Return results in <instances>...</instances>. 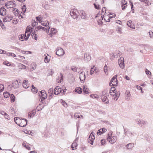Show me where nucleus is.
Here are the masks:
<instances>
[{
	"instance_id": "37998d69",
	"label": "nucleus",
	"mask_w": 153,
	"mask_h": 153,
	"mask_svg": "<svg viewBox=\"0 0 153 153\" xmlns=\"http://www.w3.org/2000/svg\"><path fill=\"white\" fill-rule=\"evenodd\" d=\"M113 132L111 131H110L108 134V137H107L108 140H109V138H111L112 137V135Z\"/></svg>"
},
{
	"instance_id": "412c9836",
	"label": "nucleus",
	"mask_w": 153,
	"mask_h": 153,
	"mask_svg": "<svg viewBox=\"0 0 153 153\" xmlns=\"http://www.w3.org/2000/svg\"><path fill=\"white\" fill-rule=\"evenodd\" d=\"M107 131V129L105 128H102L99 129L97 132V134L99 135L103 133L106 132Z\"/></svg>"
},
{
	"instance_id": "e2e57ef3",
	"label": "nucleus",
	"mask_w": 153,
	"mask_h": 153,
	"mask_svg": "<svg viewBox=\"0 0 153 153\" xmlns=\"http://www.w3.org/2000/svg\"><path fill=\"white\" fill-rule=\"evenodd\" d=\"M110 91H111L114 92V93H116L117 92L116 90L114 87L111 88Z\"/></svg>"
},
{
	"instance_id": "f257e3e1",
	"label": "nucleus",
	"mask_w": 153,
	"mask_h": 153,
	"mask_svg": "<svg viewBox=\"0 0 153 153\" xmlns=\"http://www.w3.org/2000/svg\"><path fill=\"white\" fill-rule=\"evenodd\" d=\"M14 119L15 123L20 127H25L27 124V120L24 118L20 119L19 117H16Z\"/></svg>"
},
{
	"instance_id": "f3484780",
	"label": "nucleus",
	"mask_w": 153,
	"mask_h": 153,
	"mask_svg": "<svg viewBox=\"0 0 153 153\" xmlns=\"http://www.w3.org/2000/svg\"><path fill=\"white\" fill-rule=\"evenodd\" d=\"M125 4H127V2L125 0H122L121 1V7L122 10H124L126 7L125 6Z\"/></svg>"
},
{
	"instance_id": "bb28decb",
	"label": "nucleus",
	"mask_w": 153,
	"mask_h": 153,
	"mask_svg": "<svg viewBox=\"0 0 153 153\" xmlns=\"http://www.w3.org/2000/svg\"><path fill=\"white\" fill-rule=\"evenodd\" d=\"M91 59V56L89 55H88L87 54H85L84 55V60L87 62L89 61Z\"/></svg>"
},
{
	"instance_id": "58836bf2",
	"label": "nucleus",
	"mask_w": 153,
	"mask_h": 153,
	"mask_svg": "<svg viewBox=\"0 0 153 153\" xmlns=\"http://www.w3.org/2000/svg\"><path fill=\"white\" fill-rule=\"evenodd\" d=\"M10 98L11 99V102H14L15 100V97L14 95L12 94L10 95Z\"/></svg>"
},
{
	"instance_id": "ea45409f",
	"label": "nucleus",
	"mask_w": 153,
	"mask_h": 153,
	"mask_svg": "<svg viewBox=\"0 0 153 153\" xmlns=\"http://www.w3.org/2000/svg\"><path fill=\"white\" fill-rule=\"evenodd\" d=\"M147 124V122L143 120H141L140 126H143Z\"/></svg>"
},
{
	"instance_id": "9b49d317",
	"label": "nucleus",
	"mask_w": 153,
	"mask_h": 153,
	"mask_svg": "<svg viewBox=\"0 0 153 153\" xmlns=\"http://www.w3.org/2000/svg\"><path fill=\"white\" fill-rule=\"evenodd\" d=\"M13 19V17L10 15H8L6 16L4 18L3 21L4 22H7L10 21Z\"/></svg>"
},
{
	"instance_id": "c756f323",
	"label": "nucleus",
	"mask_w": 153,
	"mask_h": 153,
	"mask_svg": "<svg viewBox=\"0 0 153 153\" xmlns=\"http://www.w3.org/2000/svg\"><path fill=\"white\" fill-rule=\"evenodd\" d=\"M120 91H118L117 92H116L115 94V97L114 98V100H117L118 98L120 96Z\"/></svg>"
},
{
	"instance_id": "1a4fd4ad",
	"label": "nucleus",
	"mask_w": 153,
	"mask_h": 153,
	"mask_svg": "<svg viewBox=\"0 0 153 153\" xmlns=\"http://www.w3.org/2000/svg\"><path fill=\"white\" fill-rule=\"evenodd\" d=\"M79 78L82 83L84 82L86 78L85 73L84 72L82 71L79 74Z\"/></svg>"
},
{
	"instance_id": "8fccbe9b",
	"label": "nucleus",
	"mask_w": 153,
	"mask_h": 153,
	"mask_svg": "<svg viewBox=\"0 0 153 153\" xmlns=\"http://www.w3.org/2000/svg\"><path fill=\"white\" fill-rule=\"evenodd\" d=\"M122 30L121 28L120 27H118L117 29V32L119 33L120 34L122 33Z\"/></svg>"
},
{
	"instance_id": "3c124183",
	"label": "nucleus",
	"mask_w": 153,
	"mask_h": 153,
	"mask_svg": "<svg viewBox=\"0 0 153 153\" xmlns=\"http://www.w3.org/2000/svg\"><path fill=\"white\" fill-rule=\"evenodd\" d=\"M94 67H95V66H94L93 68H91L90 72V74H92L94 73Z\"/></svg>"
},
{
	"instance_id": "bf43d9fd",
	"label": "nucleus",
	"mask_w": 153,
	"mask_h": 153,
	"mask_svg": "<svg viewBox=\"0 0 153 153\" xmlns=\"http://www.w3.org/2000/svg\"><path fill=\"white\" fill-rule=\"evenodd\" d=\"M106 11V9L105 7H103L102 9V12H101V15H102V13H105V12Z\"/></svg>"
},
{
	"instance_id": "7ed1b4c3",
	"label": "nucleus",
	"mask_w": 153,
	"mask_h": 153,
	"mask_svg": "<svg viewBox=\"0 0 153 153\" xmlns=\"http://www.w3.org/2000/svg\"><path fill=\"white\" fill-rule=\"evenodd\" d=\"M79 13L77 10L73 9L71 10L70 14L74 19H77L79 16Z\"/></svg>"
},
{
	"instance_id": "6ab92c4d",
	"label": "nucleus",
	"mask_w": 153,
	"mask_h": 153,
	"mask_svg": "<svg viewBox=\"0 0 153 153\" xmlns=\"http://www.w3.org/2000/svg\"><path fill=\"white\" fill-rule=\"evenodd\" d=\"M63 76L62 73H60L59 76H58V78L57 80V82L59 83H60L63 80Z\"/></svg>"
},
{
	"instance_id": "338daca9",
	"label": "nucleus",
	"mask_w": 153,
	"mask_h": 153,
	"mask_svg": "<svg viewBox=\"0 0 153 153\" xmlns=\"http://www.w3.org/2000/svg\"><path fill=\"white\" fill-rule=\"evenodd\" d=\"M148 0H146L145 1H144L145 3L147 4L148 5H151V3L149 1H148Z\"/></svg>"
},
{
	"instance_id": "f704fd0d",
	"label": "nucleus",
	"mask_w": 153,
	"mask_h": 153,
	"mask_svg": "<svg viewBox=\"0 0 153 153\" xmlns=\"http://www.w3.org/2000/svg\"><path fill=\"white\" fill-rule=\"evenodd\" d=\"M32 36L33 38L34 39L36 40H37V35L35 33V32H33L32 33Z\"/></svg>"
},
{
	"instance_id": "c9c22d12",
	"label": "nucleus",
	"mask_w": 153,
	"mask_h": 153,
	"mask_svg": "<svg viewBox=\"0 0 153 153\" xmlns=\"http://www.w3.org/2000/svg\"><path fill=\"white\" fill-rule=\"evenodd\" d=\"M33 28L31 27H27L26 28V33H27V32H30V33L31 31H32V29H33Z\"/></svg>"
},
{
	"instance_id": "052dcab7",
	"label": "nucleus",
	"mask_w": 153,
	"mask_h": 153,
	"mask_svg": "<svg viewBox=\"0 0 153 153\" xmlns=\"http://www.w3.org/2000/svg\"><path fill=\"white\" fill-rule=\"evenodd\" d=\"M91 97L92 98H95L96 99L98 98V96L97 95H96L94 94H91L90 95Z\"/></svg>"
},
{
	"instance_id": "7c9ffc66",
	"label": "nucleus",
	"mask_w": 153,
	"mask_h": 153,
	"mask_svg": "<svg viewBox=\"0 0 153 153\" xmlns=\"http://www.w3.org/2000/svg\"><path fill=\"white\" fill-rule=\"evenodd\" d=\"M42 4V6L46 10H48L49 9V6L48 4V2H45V4Z\"/></svg>"
},
{
	"instance_id": "0e129e2a",
	"label": "nucleus",
	"mask_w": 153,
	"mask_h": 153,
	"mask_svg": "<svg viewBox=\"0 0 153 153\" xmlns=\"http://www.w3.org/2000/svg\"><path fill=\"white\" fill-rule=\"evenodd\" d=\"M90 137L91 138L90 139L91 140H94L95 139V137L94 134H93V135H92L91 134H90V135L89 136V137Z\"/></svg>"
},
{
	"instance_id": "6e6552de",
	"label": "nucleus",
	"mask_w": 153,
	"mask_h": 153,
	"mask_svg": "<svg viewBox=\"0 0 153 153\" xmlns=\"http://www.w3.org/2000/svg\"><path fill=\"white\" fill-rule=\"evenodd\" d=\"M104 93H103L102 92V94L101 96L102 100L103 102H105L106 103H108V100L106 96L108 95V93H105V96L104 95Z\"/></svg>"
},
{
	"instance_id": "4c0bfd02",
	"label": "nucleus",
	"mask_w": 153,
	"mask_h": 153,
	"mask_svg": "<svg viewBox=\"0 0 153 153\" xmlns=\"http://www.w3.org/2000/svg\"><path fill=\"white\" fill-rule=\"evenodd\" d=\"M25 36V35L24 34L20 35L19 36V38L21 41H23L25 39V38H24Z\"/></svg>"
},
{
	"instance_id": "09e8293b",
	"label": "nucleus",
	"mask_w": 153,
	"mask_h": 153,
	"mask_svg": "<svg viewBox=\"0 0 153 153\" xmlns=\"http://www.w3.org/2000/svg\"><path fill=\"white\" fill-rule=\"evenodd\" d=\"M4 89V87L3 85L0 84V92H2Z\"/></svg>"
},
{
	"instance_id": "2f4dec72",
	"label": "nucleus",
	"mask_w": 153,
	"mask_h": 153,
	"mask_svg": "<svg viewBox=\"0 0 153 153\" xmlns=\"http://www.w3.org/2000/svg\"><path fill=\"white\" fill-rule=\"evenodd\" d=\"M75 91L79 94H80L82 91V89L80 87L77 88L75 89Z\"/></svg>"
},
{
	"instance_id": "aec40b11",
	"label": "nucleus",
	"mask_w": 153,
	"mask_h": 153,
	"mask_svg": "<svg viewBox=\"0 0 153 153\" xmlns=\"http://www.w3.org/2000/svg\"><path fill=\"white\" fill-rule=\"evenodd\" d=\"M121 53L120 51H116L113 54V56L115 58H117L120 56Z\"/></svg>"
},
{
	"instance_id": "0eeeda50",
	"label": "nucleus",
	"mask_w": 153,
	"mask_h": 153,
	"mask_svg": "<svg viewBox=\"0 0 153 153\" xmlns=\"http://www.w3.org/2000/svg\"><path fill=\"white\" fill-rule=\"evenodd\" d=\"M118 63L120 68L122 69H123L124 68V59L123 57H121L119 59H118Z\"/></svg>"
},
{
	"instance_id": "f03ea898",
	"label": "nucleus",
	"mask_w": 153,
	"mask_h": 153,
	"mask_svg": "<svg viewBox=\"0 0 153 153\" xmlns=\"http://www.w3.org/2000/svg\"><path fill=\"white\" fill-rule=\"evenodd\" d=\"M62 90L60 88H59L58 86L56 87L54 89V94L57 95L59 93H61L62 94H64V92L66 91V87L63 86H62Z\"/></svg>"
},
{
	"instance_id": "f8f14e48",
	"label": "nucleus",
	"mask_w": 153,
	"mask_h": 153,
	"mask_svg": "<svg viewBox=\"0 0 153 153\" xmlns=\"http://www.w3.org/2000/svg\"><path fill=\"white\" fill-rule=\"evenodd\" d=\"M78 138H76V139L74 140L73 143L71 145V148L73 150H74L76 149V147L77 146V142L78 140Z\"/></svg>"
},
{
	"instance_id": "79ce46f5",
	"label": "nucleus",
	"mask_w": 153,
	"mask_h": 153,
	"mask_svg": "<svg viewBox=\"0 0 153 153\" xmlns=\"http://www.w3.org/2000/svg\"><path fill=\"white\" fill-rule=\"evenodd\" d=\"M19 66L20 67V68L21 69L22 68L25 69L26 68V66L22 64H20L19 65Z\"/></svg>"
},
{
	"instance_id": "5701e85b",
	"label": "nucleus",
	"mask_w": 153,
	"mask_h": 153,
	"mask_svg": "<svg viewBox=\"0 0 153 153\" xmlns=\"http://www.w3.org/2000/svg\"><path fill=\"white\" fill-rule=\"evenodd\" d=\"M134 146V144L133 143H128L126 145V149H131Z\"/></svg>"
},
{
	"instance_id": "b1692460",
	"label": "nucleus",
	"mask_w": 153,
	"mask_h": 153,
	"mask_svg": "<svg viewBox=\"0 0 153 153\" xmlns=\"http://www.w3.org/2000/svg\"><path fill=\"white\" fill-rule=\"evenodd\" d=\"M27 81L26 80H24L23 81V86L25 88H27L29 87V84L27 83Z\"/></svg>"
},
{
	"instance_id": "a211bd4d",
	"label": "nucleus",
	"mask_w": 153,
	"mask_h": 153,
	"mask_svg": "<svg viewBox=\"0 0 153 153\" xmlns=\"http://www.w3.org/2000/svg\"><path fill=\"white\" fill-rule=\"evenodd\" d=\"M124 132L126 134L128 137H132L134 135L131 131L128 130L126 131V130H125Z\"/></svg>"
},
{
	"instance_id": "13d9d810",
	"label": "nucleus",
	"mask_w": 153,
	"mask_h": 153,
	"mask_svg": "<svg viewBox=\"0 0 153 153\" xmlns=\"http://www.w3.org/2000/svg\"><path fill=\"white\" fill-rule=\"evenodd\" d=\"M53 88H51L49 89L48 90V93L52 94L53 93Z\"/></svg>"
},
{
	"instance_id": "9d476101",
	"label": "nucleus",
	"mask_w": 153,
	"mask_h": 153,
	"mask_svg": "<svg viewBox=\"0 0 153 153\" xmlns=\"http://www.w3.org/2000/svg\"><path fill=\"white\" fill-rule=\"evenodd\" d=\"M20 81L19 80H17L13 82L11 85L13 89H15L19 88V83Z\"/></svg>"
},
{
	"instance_id": "680f3d73",
	"label": "nucleus",
	"mask_w": 153,
	"mask_h": 153,
	"mask_svg": "<svg viewBox=\"0 0 153 153\" xmlns=\"http://www.w3.org/2000/svg\"><path fill=\"white\" fill-rule=\"evenodd\" d=\"M71 69L74 71L77 72V68L76 67L72 66L71 68Z\"/></svg>"
},
{
	"instance_id": "864d4df0",
	"label": "nucleus",
	"mask_w": 153,
	"mask_h": 153,
	"mask_svg": "<svg viewBox=\"0 0 153 153\" xmlns=\"http://www.w3.org/2000/svg\"><path fill=\"white\" fill-rule=\"evenodd\" d=\"M38 24V22H36L35 21V20L33 21V22H32V25L33 27H35L36 26V25H37Z\"/></svg>"
},
{
	"instance_id": "20e7f679",
	"label": "nucleus",
	"mask_w": 153,
	"mask_h": 153,
	"mask_svg": "<svg viewBox=\"0 0 153 153\" xmlns=\"http://www.w3.org/2000/svg\"><path fill=\"white\" fill-rule=\"evenodd\" d=\"M117 75L114 76L111 79L109 85L111 86H116L117 84Z\"/></svg>"
},
{
	"instance_id": "a18cd8bd",
	"label": "nucleus",
	"mask_w": 153,
	"mask_h": 153,
	"mask_svg": "<svg viewBox=\"0 0 153 153\" xmlns=\"http://www.w3.org/2000/svg\"><path fill=\"white\" fill-rule=\"evenodd\" d=\"M88 89L84 87L83 88V92L86 94H88L89 93V92L88 91Z\"/></svg>"
},
{
	"instance_id": "6e6d98bb",
	"label": "nucleus",
	"mask_w": 153,
	"mask_h": 153,
	"mask_svg": "<svg viewBox=\"0 0 153 153\" xmlns=\"http://www.w3.org/2000/svg\"><path fill=\"white\" fill-rule=\"evenodd\" d=\"M42 27L41 26H39L35 28V30L36 31H37L40 29H42Z\"/></svg>"
},
{
	"instance_id": "49530a36",
	"label": "nucleus",
	"mask_w": 153,
	"mask_h": 153,
	"mask_svg": "<svg viewBox=\"0 0 153 153\" xmlns=\"http://www.w3.org/2000/svg\"><path fill=\"white\" fill-rule=\"evenodd\" d=\"M62 101V103L63 105L65 107H66L67 106V104L65 102V101L63 100H61Z\"/></svg>"
},
{
	"instance_id": "cd10ccee",
	"label": "nucleus",
	"mask_w": 153,
	"mask_h": 153,
	"mask_svg": "<svg viewBox=\"0 0 153 153\" xmlns=\"http://www.w3.org/2000/svg\"><path fill=\"white\" fill-rule=\"evenodd\" d=\"M25 35L24 38H25V40H27L30 35V33L27 32V33H25Z\"/></svg>"
},
{
	"instance_id": "de8ad7c7",
	"label": "nucleus",
	"mask_w": 153,
	"mask_h": 153,
	"mask_svg": "<svg viewBox=\"0 0 153 153\" xmlns=\"http://www.w3.org/2000/svg\"><path fill=\"white\" fill-rule=\"evenodd\" d=\"M104 71L106 74H108L107 68L106 65L104 67Z\"/></svg>"
},
{
	"instance_id": "e433bc0d",
	"label": "nucleus",
	"mask_w": 153,
	"mask_h": 153,
	"mask_svg": "<svg viewBox=\"0 0 153 153\" xmlns=\"http://www.w3.org/2000/svg\"><path fill=\"white\" fill-rule=\"evenodd\" d=\"M132 21L131 20H129L127 22V24L128 27H130L133 28H134L131 26Z\"/></svg>"
},
{
	"instance_id": "a878e982",
	"label": "nucleus",
	"mask_w": 153,
	"mask_h": 153,
	"mask_svg": "<svg viewBox=\"0 0 153 153\" xmlns=\"http://www.w3.org/2000/svg\"><path fill=\"white\" fill-rule=\"evenodd\" d=\"M126 96L125 97L126 99L127 100H128L129 99V97L130 96V93L129 91H126Z\"/></svg>"
},
{
	"instance_id": "a19ab883",
	"label": "nucleus",
	"mask_w": 153,
	"mask_h": 153,
	"mask_svg": "<svg viewBox=\"0 0 153 153\" xmlns=\"http://www.w3.org/2000/svg\"><path fill=\"white\" fill-rule=\"evenodd\" d=\"M41 24L45 26H47L48 25H49V23L48 22V21H44L42 24Z\"/></svg>"
},
{
	"instance_id": "4468645a",
	"label": "nucleus",
	"mask_w": 153,
	"mask_h": 153,
	"mask_svg": "<svg viewBox=\"0 0 153 153\" xmlns=\"http://www.w3.org/2000/svg\"><path fill=\"white\" fill-rule=\"evenodd\" d=\"M57 32V30L56 29L53 27L52 28L49 33L50 36L52 37V36L56 34Z\"/></svg>"
},
{
	"instance_id": "473e14b6",
	"label": "nucleus",
	"mask_w": 153,
	"mask_h": 153,
	"mask_svg": "<svg viewBox=\"0 0 153 153\" xmlns=\"http://www.w3.org/2000/svg\"><path fill=\"white\" fill-rule=\"evenodd\" d=\"M32 88H31V90L34 93H36L37 92V88L33 85H32Z\"/></svg>"
},
{
	"instance_id": "c85d7f7f",
	"label": "nucleus",
	"mask_w": 153,
	"mask_h": 153,
	"mask_svg": "<svg viewBox=\"0 0 153 153\" xmlns=\"http://www.w3.org/2000/svg\"><path fill=\"white\" fill-rule=\"evenodd\" d=\"M36 20L39 21L40 22H42V19H43V17L41 16L40 15L36 17Z\"/></svg>"
},
{
	"instance_id": "4d7b16f0",
	"label": "nucleus",
	"mask_w": 153,
	"mask_h": 153,
	"mask_svg": "<svg viewBox=\"0 0 153 153\" xmlns=\"http://www.w3.org/2000/svg\"><path fill=\"white\" fill-rule=\"evenodd\" d=\"M3 64L7 66H10L11 64H10L8 62L4 61L3 62Z\"/></svg>"
},
{
	"instance_id": "dca6fc26",
	"label": "nucleus",
	"mask_w": 153,
	"mask_h": 153,
	"mask_svg": "<svg viewBox=\"0 0 153 153\" xmlns=\"http://www.w3.org/2000/svg\"><path fill=\"white\" fill-rule=\"evenodd\" d=\"M81 16V18L82 19H84L85 18L86 15L84 11L83 10H81L79 11V14Z\"/></svg>"
},
{
	"instance_id": "2eb2a0df",
	"label": "nucleus",
	"mask_w": 153,
	"mask_h": 153,
	"mask_svg": "<svg viewBox=\"0 0 153 153\" xmlns=\"http://www.w3.org/2000/svg\"><path fill=\"white\" fill-rule=\"evenodd\" d=\"M41 95L40 96H41L42 99L44 100L46 99L47 97V94L45 93V91L44 90H42L41 92H40Z\"/></svg>"
},
{
	"instance_id": "423d86ee",
	"label": "nucleus",
	"mask_w": 153,
	"mask_h": 153,
	"mask_svg": "<svg viewBox=\"0 0 153 153\" xmlns=\"http://www.w3.org/2000/svg\"><path fill=\"white\" fill-rule=\"evenodd\" d=\"M56 54L59 56H62L65 53L63 50L60 47H58L56 49Z\"/></svg>"
},
{
	"instance_id": "393cba45",
	"label": "nucleus",
	"mask_w": 153,
	"mask_h": 153,
	"mask_svg": "<svg viewBox=\"0 0 153 153\" xmlns=\"http://www.w3.org/2000/svg\"><path fill=\"white\" fill-rule=\"evenodd\" d=\"M35 114L36 110H33L29 113L28 116L29 117H32L35 115Z\"/></svg>"
},
{
	"instance_id": "39448f33",
	"label": "nucleus",
	"mask_w": 153,
	"mask_h": 153,
	"mask_svg": "<svg viewBox=\"0 0 153 153\" xmlns=\"http://www.w3.org/2000/svg\"><path fill=\"white\" fill-rule=\"evenodd\" d=\"M5 6L7 8H11L15 7L16 4L15 1H7L5 3Z\"/></svg>"
},
{
	"instance_id": "774afa93",
	"label": "nucleus",
	"mask_w": 153,
	"mask_h": 153,
	"mask_svg": "<svg viewBox=\"0 0 153 153\" xmlns=\"http://www.w3.org/2000/svg\"><path fill=\"white\" fill-rule=\"evenodd\" d=\"M101 142L102 145H104L105 143V140L102 139L101 140Z\"/></svg>"
},
{
	"instance_id": "ddd939ff",
	"label": "nucleus",
	"mask_w": 153,
	"mask_h": 153,
	"mask_svg": "<svg viewBox=\"0 0 153 153\" xmlns=\"http://www.w3.org/2000/svg\"><path fill=\"white\" fill-rule=\"evenodd\" d=\"M109 140L111 143H114L117 140V137L116 136H113L111 138H109V140Z\"/></svg>"
},
{
	"instance_id": "69168bd1",
	"label": "nucleus",
	"mask_w": 153,
	"mask_h": 153,
	"mask_svg": "<svg viewBox=\"0 0 153 153\" xmlns=\"http://www.w3.org/2000/svg\"><path fill=\"white\" fill-rule=\"evenodd\" d=\"M25 147L29 150H31L30 147L28 145H25Z\"/></svg>"
},
{
	"instance_id": "72a5a7b5",
	"label": "nucleus",
	"mask_w": 153,
	"mask_h": 153,
	"mask_svg": "<svg viewBox=\"0 0 153 153\" xmlns=\"http://www.w3.org/2000/svg\"><path fill=\"white\" fill-rule=\"evenodd\" d=\"M36 64L35 63H33L31 64V69L32 71H33L36 68Z\"/></svg>"
},
{
	"instance_id": "5fc2aeb1",
	"label": "nucleus",
	"mask_w": 153,
	"mask_h": 153,
	"mask_svg": "<svg viewBox=\"0 0 153 153\" xmlns=\"http://www.w3.org/2000/svg\"><path fill=\"white\" fill-rule=\"evenodd\" d=\"M7 89L9 91H11L13 89V88L12 85H9L8 86Z\"/></svg>"
},
{
	"instance_id": "4be33fe9",
	"label": "nucleus",
	"mask_w": 153,
	"mask_h": 153,
	"mask_svg": "<svg viewBox=\"0 0 153 153\" xmlns=\"http://www.w3.org/2000/svg\"><path fill=\"white\" fill-rule=\"evenodd\" d=\"M6 10L4 7H1L0 8V15L3 16L6 14Z\"/></svg>"
},
{
	"instance_id": "603ef678",
	"label": "nucleus",
	"mask_w": 153,
	"mask_h": 153,
	"mask_svg": "<svg viewBox=\"0 0 153 153\" xmlns=\"http://www.w3.org/2000/svg\"><path fill=\"white\" fill-rule=\"evenodd\" d=\"M91 138L90 137H89L88 139V142L89 143H90L91 145H93L94 141L93 140H91L90 139Z\"/></svg>"
},
{
	"instance_id": "c03bdc74",
	"label": "nucleus",
	"mask_w": 153,
	"mask_h": 153,
	"mask_svg": "<svg viewBox=\"0 0 153 153\" xmlns=\"http://www.w3.org/2000/svg\"><path fill=\"white\" fill-rule=\"evenodd\" d=\"M3 95L4 97L5 98L8 97L10 96V94L7 92L6 93H4Z\"/></svg>"
}]
</instances>
